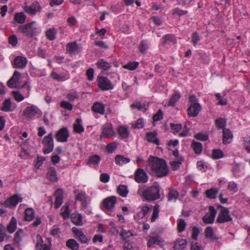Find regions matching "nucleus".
I'll list each match as a JSON object with an SVG mask.
<instances>
[{"mask_svg":"<svg viewBox=\"0 0 250 250\" xmlns=\"http://www.w3.org/2000/svg\"><path fill=\"white\" fill-rule=\"evenodd\" d=\"M57 31L54 28H50L45 32L47 39L50 41H54L56 38Z\"/></svg>","mask_w":250,"mask_h":250,"instance_id":"31","label":"nucleus"},{"mask_svg":"<svg viewBox=\"0 0 250 250\" xmlns=\"http://www.w3.org/2000/svg\"><path fill=\"white\" fill-rule=\"evenodd\" d=\"M186 226V223L184 219H180L178 220L177 230L179 232H183L185 230Z\"/></svg>","mask_w":250,"mask_h":250,"instance_id":"53","label":"nucleus"},{"mask_svg":"<svg viewBox=\"0 0 250 250\" xmlns=\"http://www.w3.org/2000/svg\"><path fill=\"white\" fill-rule=\"evenodd\" d=\"M98 68L103 69L104 70H107L111 67V65L107 62L104 61L103 59L100 60L97 63Z\"/></svg>","mask_w":250,"mask_h":250,"instance_id":"39","label":"nucleus"},{"mask_svg":"<svg viewBox=\"0 0 250 250\" xmlns=\"http://www.w3.org/2000/svg\"><path fill=\"white\" fill-rule=\"evenodd\" d=\"M147 162L151 167L152 172L156 176L161 178L168 174V168L165 160L150 156Z\"/></svg>","mask_w":250,"mask_h":250,"instance_id":"1","label":"nucleus"},{"mask_svg":"<svg viewBox=\"0 0 250 250\" xmlns=\"http://www.w3.org/2000/svg\"><path fill=\"white\" fill-rule=\"evenodd\" d=\"M117 193L122 197H125L127 196L128 190L127 187L123 185H119L117 188Z\"/></svg>","mask_w":250,"mask_h":250,"instance_id":"33","label":"nucleus"},{"mask_svg":"<svg viewBox=\"0 0 250 250\" xmlns=\"http://www.w3.org/2000/svg\"><path fill=\"white\" fill-rule=\"evenodd\" d=\"M223 143L224 145L230 143L233 137L231 131L228 128H224L223 130Z\"/></svg>","mask_w":250,"mask_h":250,"instance_id":"20","label":"nucleus"},{"mask_svg":"<svg viewBox=\"0 0 250 250\" xmlns=\"http://www.w3.org/2000/svg\"><path fill=\"white\" fill-rule=\"evenodd\" d=\"M72 222L77 226H82V215L81 214H72L70 215Z\"/></svg>","mask_w":250,"mask_h":250,"instance_id":"25","label":"nucleus"},{"mask_svg":"<svg viewBox=\"0 0 250 250\" xmlns=\"http://www.w3.org/2000/svg\"><path fill=\"white\" fill-rule=\"evenodd\" d=\"M202 109L200 104H190L188 108V114L190 117H196Z\"/></svg>","mask_w":250,"mask_h":250,"instance_id":"13","label":"nucleus"},{"mask_svg":"<svg viewBox=\"0 0 250 250\" xmlns=\"http://www.w3.org/2000/svg\"><path fill=\"white\" fill-rule=\"evenodd\" d=\"M200 36L197 32H194L193 33L192 35L191 42L194 46H196L197 42L200 40Z\"/></svg>","mask_w":250,"mask_h":250,"instance_id":"61","label":"nucleus"},{"mask_svg":"<svg viewBox=\"0 0 250 250\" xmlns=\"http://www.w3.org/2000/svg\"><path fill=\"white\" fill-rule=\"evenodd\" d=\"M40 9V3L37 1H34L30 6H25L24 8L25 12L31 15H35L37 11Z\"/></svg>","mask_w":250,"mask_h":250,"instance_id":"16","label":"nucleus"},{"mask_svg":"<svg viewBox=\"0 0 250 250\" xmlns=\"http://www.w3.org/2000/svg\"><path fill=\"white\" fill-rule=\"evenodd\" d=\"M23 232V230L21 229H19L17 231L15 234V236L14 237V242L15 243L19 244L21 240V235L22 234Z\"/></svg>","mask_w":250,"mask_h":250,"instance_id":"51","label":"nucleus"},{"mask_svg":"<svg viewBox=\"0 0 250 250\" xmlns=\"http://www.w3.org/2000/svg\"><path fill=\"white\" fill-rule=\"evenodd\" d=\"M144 126V123L143 120L142 118H139L137 119L134 123V124H132V127L134 128H142Z\"/></svg>","mask_w":250,"mask_h":250,"instance_id":"55","label":"nucleus"},{"mask_svg":"<svg viewBox=\"0 0 250 250\" xmlns=\"http://www.w3.org/2000/svg\"><path fill=\"white\" fill-rule=\"evenodd\" d=\"M218 191V189L216 188H211L205 191L206 196L209 199H215Z\"/></svg>","mask_w":250,"mask_h":250,"instance_id":"35","label":"nucleus"},{"mask_svg":"<svg viewBox=\"0 0 250 250\" xmlns=\"http://www.w3.org/2000/svg\"><path fill=\"white\" fill-rule=\"evenodd\" d=\"M45 160V158L37 156V159L35 161V167L37 168H39L43 164V161Z\"/></svg>","mask_w":250,"mask_h":250,"instance_id":"58","label":"nucleus"},{"mask_svg":"<svg viewBox=\"0 0 250 250\" xmlns=\"http://www.w3.org/2000/svg\"><path fill=\"white\" fill-rule=\"evenodd\" d=\"M120 235L122 237L123 240H127L131 236H133L134 234L131 230L126 231L124 229L123 226L122 227V232Z\"/></svg>","mask_w":250,"mask_h":250,"instance_id":"48","label":"nucleus"},{"mask_svg":"<svg viewBox=\"0 0 250 250\" xmlns=\"http://www.w3.org/2000/svg\"><path fill=\"white\" fill-rule=\"evenodd\" d=\"M157 132L156 131L146 132V140L149 143L159 146L160 145V141L157 138Z\"/></svg>","mask_w":250,"mask_h":250,"instance_id":"18","label":"nucleus"},{"mask_svg":"<svg viewBox=\"0 0 250 250\" xmlns=\"http://www.w3.org/2000/svg\"><path fill=\"white\" fill-rule=\"evenodd\" d=\"M72 230L73 233L75 234L76 238H77L81 243H87L88 239L82 230L75 227L72 228Z\"/></svg>","mask_w":250,"mask_h":250,"instance_id":"17","label":"nucleus"},{"mask_svg":"<svg viewBox=\"0 0 250 250\" xmlns=\"http://www.w3.org/2000/svg\"><path fill=\"white\" fill-rule=\"evenodd\" d=\"M66 52L72 55L80 51L79 47L76 42L68 43L66 46Z\"/></svg>","mask_w":250,"mask_h":250,"instance_id":"22","label":"nucleus"},{"mask_svg":"<svg viewBox=\"0 0 250 250\" xmlns=\"http://www.w3.org/2000/svg\"><path fill=\"white\" fill-rule=\"evenodd\" d=\"M170 126L171 129L173 130L172 132L173 134H176L182 128L181 124H175L174 123H170Z\"/></svg>","mask_w":250,"mask_h":250,"instance_id":"57","label":"nucleus"},{"mask_svg":"<svg viewBox=\"0 0 250 250\" xmlns=\"http://www.w3.org/2000/svg\"><path fill=\"white\" fill-rule=\"evenodd\" d=\"M42 144L44 146V148L43 149V152L44 154L49 153L53 151L54 142L53 135L51 133L44 137L42 141Z\"/></svg>","mask_w":250,"mask_h":250,"instance_id":"4","label":"nucleus"},{"mask_svg":"<svg viewBox=\"0 0 250 250\" xmlns=\"http://www.w3.org/2000/svg\"><path fill=\"white\" fill-rule=\"evenodd\" d=\"M117 148L115 143H111L108 144L106 146V150L107 152L112 153Z\"/></svg>","mask_w":250,"mask_h":250,"instance_id":"62","label":"nucleus"},{"mask_svg":"<svg viewBox=\"0 0 250 250\" xmlns=\"http://www.w3.org/2000/svg\"><path fill=\"white\" fill-rule=\"evenodd\" d=\"M208 209L210 214L206 213L202 218L203 222L206 224L213 223L217 213V210L213 206H209Z\"/></svg>","mask_w":250,"mask_h":250,"instance_id":"9","label":"nucleus"},{"mask_svg":"<svg viewBox=\"0 0 250 250\" xmlns=\"http://www.w3.org/2000/svg\"><path fill=\"white\" fill-rule=\"evenodd\" d=\"M179 196L178 192L174 189H169V193L168 194V200L170 201L174 199H177Z\"/></svg>","mask_w":250,"mask_h":250,"instance_id":"52","label":"nucleus"},{"mask_svg":"<svg viewBox=\"0 0 250 250\" xmlns=\"http://www.w3.org/2000/svg\"><path fill=\"white\" fill-rule=\"evenodd\" d=\"M183 160H184L183 157L181 156H179L178 161L170 162V165L171 167V169L173 170H177L180 167V165L182 164L181 161H183Z\"/></svg>","mask_w":250,"mask_h":250,"instance_id":"41","label":"nucleus"},{"mask_svg":"<svg viewBox=\"0 0 250 250\" xmlns=\"http://www.w3.org/2000/svg\"><path fill=\"white\" fill-rule=\"evenodd\" d=\"M244 146L248 152H250V137L244 138Z\"/></svg>","mask_w":250,"mask_h":250,"instance_id":"64","label":"nucleus"},{"mask_svg":"<svg viewBox=\"0 0 250 250\" xmlns=\"http://www.w3.org/2000/svg\"><path fill=\"white\" fill-rule=\"evenodd\" d=\"M134 179L138 183H146L147 182L148 176L143 169L139 168L135 171Z\"/></svg>","mask_w":250,"mask_h":250,"instance_id":"8","label":"nucleus"},{"mask_svg":"<svg viewBox=\"0 0 250 250\" xmlns=\"http://www.w3.org/2000/svg\"><path fill=\"white\" fill-rule=\"evenodd\" d=\"M60 106L61 107L69 111L72 110L73 108L72 104L68 102L65 101H62L61 102Z\"/></svg>","mask_w":250,"mask_h":250,"instance_id":"56","label":"nucleus"},{"mask_svg":"<svg viewBox=\"0 0 250 250\" xmlns=\"http://www.w3.org/2000/svg\"><path fill=\"white\" fill-rule=\"evenodd\" d=\"M224 157L223 152L219 149H214L212 152V158L213 159H219Z\"/></svg>","mask_w":250,"mask_h":250,"instance_id":"46","label":"nucleus"},{"mask_svg":"<svg viewBox=\"0 0 250 250\" xmlns=\"http://www.w3.org/2000/svg\"><path fill=\"white\" fill-rule=\"evenodd\" d=\"M143 197L147 201H154L160 198V189L158 184L151 186L145 189L143 192Z\"/></svg>","mask_w":250,"mask_h":250,"instance_id":"2","label":"nucleus"},{"mask_svg":"<svg viewBox=\"0 0 250 250\" xmlns=\"http://www.w3.org/2000/svg\"><path fill=\"white\" fill-rule=\"evenodd\" d=\"M118 132L121 138H127L129 136V131L127 128L120 126L118 128Z\"/></svg>","mask_w":250,"mask_h":250,"instance_id":"36","label":"nucleus"},{"mask_svg":"<svg viewBox=\"0 0 250 250\" xmlns=\"http://www.w3.org/2000/svg\"><path fill=\"white\" fill-rule=\"evenodd\" d=\"M159 212V205H155L153 208V213L151 218V221L154 222L158 218Z\"/></svg>","mask_w":250,"mask_h":250,"instance_id":"50","label":"nucleus"},{"mask_svg":"<svg viewBox=\"0 0 250 250\" xmlns=\"http://www.w3.org/2000/svg\"><path fill=\"white\" fill-rule=\"evenodd\" d=\"M163 113L161 109H159L157 113L153 116V120L155 122L159 121L163 119Z\"/></svg>","mask_w":250,"mask_h":250,"instance_id":"63","label":"nucleus"},{"mask_svg":"<svg viewBox=\"0 0 250 250\" xmlns=\"http://www.w3.org/2000/svg\"><path fill=\"white\" fill-rule=\"evenodd\" d=\"M163 41L162 44L165 45L167 42H172L173 43H176V40L174 35L172 34H167L163 37Z\"/></svg>","mask_w":250,"mask_h":250,"instance_id":"44","label":"nucleus"},{"mask_svg":"<svg viewBox=\"0 0 250 250\" xmlns=\"http://www.w3.org/2000/svg\"><path fill=\"white\" fill-rule=\"evenodd\" d=\"M161 242L159 237L158 235L155 236H150L149 239L147 242V246L148 247H151L154 244L159 245Z\"/></svg>","mask_w":250,"mask_h":250,"instance_id":"42","label":"nucleus"},{"mask_svg":"<svg viewBox=\"0 0 250 250\" xmlns=\"http://www.w3.org/2000/svg\"><path fill=\"white\" fill-rule=\"evenodd\" d=\"M116 203V197L111 196L104 199L101 205L103 206L106 210H110L114 208Z\"/></svg>","mask_w":250,"mask_h":250,"instance_id":"10","label":"nucleus"},{"mask_svg":"<svg viewBox=\"0 0 250 250\" xmlns=\"http://www.w3.org/2000/svg\"><path fill=\"white\" fill-rule=\"evenodd\" d=\"M181 97L179 93L176 92L172 94L168 104L169 106H174L175 104L179 100Z\"/></svg>","mask_w":250,"mask_h":250,"instance_id":"43","label":"nucleus"},{"mask_svg":"<svg viewBox=\"0 0 250 250\" xmlns=\"http://www.w3.org/2000/svg\"><path fill=\"white\" fill-rule=\"evenodd\" d=\"M61 210H63V211L61 212V214L64 220L70 217L69 204H65V205L62 207Z\"/></svg>","mask_w":250,"mask_h":250,"instance_id":"38","label":"nucleus"},{"mask_svg":"<svg viewBox=\"0 0 250 250\" xmlns=\"http://www.w3.org/2000/svg\"><path fill=\"white\" fill-rule=\"evenodd\" d=\"M66 245L72 250H78L79 248V243L73 239H68L66 242Z\"/></svg>","mask_w":250,"mask_h":250,"instance_id":"32","label":"nucleus"},{"mask_svg":"<svg viewBox=\"0 0 250 250\" xmlns=\"http://www.w3.org/2000/svg\"><path fill=\"white\" fill-rule=\"evenodd\" d=\"M82 120L80 118H77L73 125L74 131L78 133H81L84 131V128L81 125Z\"/></svg>","mask_w":250,"mask_h":250,"instance_id":"27","label":"nucleus"},{"mask_svg":"<svg viewBox=\"0 0 250 250\" xmlns=\"http://www.w3.org/2000/svg\"><path fill=\"white\" fill-rule=\"evenodd\" d=\"M101 157L98 155H93L90 156L88 158V161L86 163L87 165L92 164L93 165H97L99 164L101 161Z\"/></svg>","mask_w":250,"mask_h":250,"instance_id":"37","label":"nucleus"},{"mask_svg":"<svg viewBox=\"0 0 250 250\" xmlns=\"http://www.w3.org/2000/svg\"><path fill=\"white\" fill-rule=\"evenodd\" d=\"M12 103L10 99H5L3 103L2 106L1 107L0 110L4 112L12 111Z\"/></svg>","mask_w":250,"mask_h":250,"instance_id":"30","label":"nucleus"},{"mask_svg":"<svg viewBox=\"0 0 250 250\" xmlns=\"http://www.w3.org/2000/svg\"><path fill=\"white\" fill-rule=\"evenodd\" d=\"M27 63V60L25 57L17 56L14 59L13 66L17 68H24Z\"/></svg>","mask_w":250,"mask_h":250,"instance_id":"14","label":"nucleus"},{"mask_svg":"<svg viewBox=\"0 0 250 250\" xmlns=\"http://www.w3.org/2000/svg\"><path fill=\"white\" fill-rule=\"evenodd\" d=\"M215 124L216 127L219 129L226 128V121L223 118H220L215 120Z\"/></svg>","mask_w":250,"mask_h":250,"instance_id":"47","label":"nucleus"},{"mask_svg":"<svg viewBox=\"0 0 250 250\" xmlns=\"http://www.w3.org/2000/svg\"><path fill=\"white\" fill-rule=\"evenodd\" d=\"M102 134L106 137H110L114 134L113 128L111 124L106 125L103 127Z\"/></svg>","mask_w":250,"mask_h":250,"instance_id":"24","label":"nucleus"},{"mask_svg":"<svg viewBox=\"0 0 250 250\" xmlns=\"http://www.w3.org/2000/svg\"><path fill=\"white\" fill-rule=\"evenodd\" d=\"M130 159L124 157L121 155H117L115 158V161L117 165H122L123 164H126L130 162Z\"/></svg>","mask_w":250,"mask_h":250,"instance_id":"34","label":"nucleus"},{"mask_svg":"<svg viewBox=\"0 0 250 250\" xmlns=\"http://www.w3.org/2000/svg\"><path fill=\"white\" fill-rule=\"evenodd\" d=\"M22 198L20 197L18 194H14L7 199L4 202V205L7 207H15L19 202H22Z\"/></svg>","mask_w":250,"mask_h":250,"instance_id":"11","label":"nucleus"},{"mask_svg":"<svg viewBox=\"0 0 250 250\" xmlns=\"http://www.w3.org/2000/svg\"><path fill=\"white\" fill-rule=\"evenodd\" d=\"M97 81L98 87L102 90L107 91L114 87L110 80L106 77L98 76Z\"/></svg>","mask_w":250,"mask_h":250,"instance_id":"3","label":"nucleus"},{"mask_svg":"<svg viewBox=\"0 0 250 250\" xmlns=\"http://www.w3.org/2000/svg\"><path fill=\"white\" fill-rule=\"evenodd\" d=\"M124 241L125 243L123 246L124 250H134V248L132 243L130 242V241L128 240Z\"/></svg>","mask_w":250,"mask_h":250,"instance_id":"60","label":"nucleus"},{"mask_svg":"<svg viewBox=\"0 0 250 250\" xmlns=\"http://www.w3.org/2000/svg\"><path fill=\"white\" fill-rule=\"evenodd\" d=\"M17 229V219L12 217L11 220L7 226V230L10 233L14 232Z\"/></svg>","mask_w":250,"mask_h":250,"instance_id":"26","label":"nucleus"},{"mask_svg":"<svg viewBox=\"0 0 250 250\" xmlns=\"http://www.w3.org/2000/svg\"><path fill=\"white\" fill-rule=\"evenodd\" d=\"M69 137V133L67 127H62L55 135L56 140L59 142H67Z\"/></svg>","mask_w":250,"mask_h":250,"instance_id":"7","label":"nucleus"},{"mask_svg":"<svg viewBox=\"0 0 250 250\" xmlns=\"http://www.w3.org/2000/svg\"><path fill=\"white\" fill-rule=\"evenodd\" d=\"M105 105L103 103L95 102L92 106V110L96 113L104 114V113Z\"/></svg>","mask_w":250,"mask_h":250,"instance_id":"23","label":"nucleus"},{"mask_svg":"<svg viewBox=\"0 0 250 250\" xmlns=\"http://www.w3.org/2000/svg\"><path fill=\"white\" fill-rule=\"evenodd\" d=\"M34 23L35 22L32 21L23 25H20L18 29L26 36L32 38L34 36L37 29L36 27L33 26Z\"/></svg>","mask_w":250,"mask_h":250,"instance_id":"5","label":"nucleus"},{"mask_svg":"<svg viewBox=\"0 0 250 250\" xmlns=\"http://www.w3.org/2000/svg\"><path fill=\"white\" fill-rule=\"evenodd\" d=\"M194 138L200 141H206L208 139V134L199 132L194 135Z\"/></svg>","mask_w":250,"mask_h":250,"instance_id":"54","label":"nucleus"},{"mask_svg":"<svg viewBox=\"0 0 250 250\" xmlns=\"http://www.w3.org/2000/svg\"><path fill=\"white\" fill-rule=\"evenodd\" d=\"M145 106V104L142 105L140 102L132 104L130 105V107L132 108H137L139 110H144V111H146V108Z\"/></svg>","mask_w":250,"mask_h":250,"instance_id":"59","label":"nucleus"},{"mask_svg":"<svg viewBox=\"0 0 250 250\" xmlns=\"http://www.w3.org/2000/svg\"><path fill=\"white\" fill-rule=\"evenodd\" d=\"M191 147L193 149L194 153L196 154H200L202 151V145L201 143L198 142H196L194 140H193L191 144Z\"/></svg>","mask_w":250,"mask_h":250,"instance_id":"28","label":"nucleus"},{"mask_svg":"<svg viewBox=\"0 0 250 250\" xmlns=\"http://www.w3.org/2000/svg\"><path fill=\"white\" fill-rule=\"evenodd\" d=\"M46 178L52 182H57L58 181V178L57 175L56 169L50 167L48 168V171L46 173Z\"/></svg>","mask_w":250,"mask_h":250,"instance_id":"19","label":"nucleus"},{"mask_svg":"<svg viewBox=\"0 0 250 250\" xmlns=\"http://www.w3.org/2000/svg\"><path fill=\"white\" fill-rule=\"evenodd\" d=\"M187 244V241L186 239L177 238L175 242L172 249L173 250H181L186 248Z\"/></svg>","mask_w":250,"mask_h":250,"instance_id":"21","label":"nucleus"},{"mask_svg":"<svg viewBox=\"0 0 250 250\" xmlns=\"http://www.w3.org/2000/svg\"><path fill=\"white\" fill-rule=\"evenodd\" d=\"M54 196L55 197V208H58L62 205V189L61 188L57 189L54 193Z\"/></svg>","mask_w":250,"mask_h":250,"instance_id":"15","label":"nucleus"},{"mask_svg":"<svg viewBox=\"0 0 250 250\" xmlns=\"http://www.w3.org/2000/svg\"><path fill=\"white\" fill-rule=\"evenodd\" d=\"M229 213V209L226 208H223V209L220 210L216 222L222 224L232 221V218Z\"/></svg>","mask_w":250,"mask_h":250,"instance_id":"6","label":"nucleus"},{"mask_svg":"<svg viewBox=\"0 0 250 250\" xmlns=\"http://www.w3.org/2000/svg\"><path fill=\"white\" fill-rule=\"evenodd\" d=\"M26 15L23 12H19L15 14L14 20L17 22L22 24L25 21Z\"/></svg>","mask_w":250,"mask_h":250,"instance_id":"40","label":"nucleus"},{"mask_svg":"<svg viewBox=\"0 0 250 250\" xmlns=\"http://www.w3.org/2000/svg\"><path fill=\"white\" fill-rule=\"evenodd\" d=\"M34 210L32 208H27L25 209L24 213V220L26 221H32L35 217Z\"/></svg>","mask_w":250,"mask_h":250,"instance_id":"29","label":"nucleus"},{"mask_svg":"<svg viewBox=\"0 0 250 250\" xmlns=\"http://www.w3.org/2000/svg\"><path fill=\"white\" fill-rule=\"evenodd\" d=\"M139 65V62H129L128 63L123 66L125 69L130 70H134L136 69Z\"/></svg>","mask_w":250,"mask_h":250,"instance_id":"49","label":"nucleus"},{"mask_svg":"<svg viewBox=\"0 0 250 250\" xmlns=\"http://www.w3.org/2000/svg\"><path fill=\"white\" fill-rule=\"evenodd\" d=\"M205 236L206 238H212L217 240L218 238L213 237V230L211 227H208L205 230Z\"/></svg>","mask_w":250,"mask_h":250,"instance_id":"45","label":"nucleus"},{"mask_svg":"<svg viewBox=\"0 0 250 250\" xmlns=\"http://www.w3.org/2000/svg\"><path fill=\"white\" fill-rule=\"evenodd\" d=\"M38 113V109L34 105L27 106L23 111V116H25L26 119L30 120L32 119Z\"/></svg>","mask_w":250,"mask_h":250,"instance_id":"12","label":"nucleus"}]
</instances>
